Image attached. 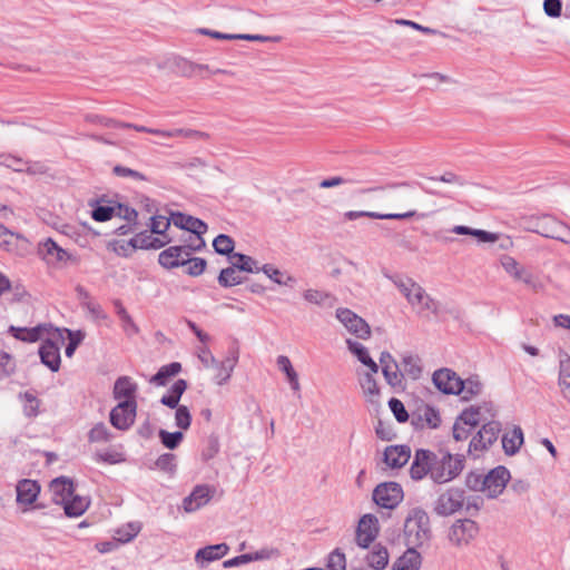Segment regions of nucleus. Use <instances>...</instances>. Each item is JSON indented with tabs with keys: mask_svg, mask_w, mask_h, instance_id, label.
Returning <instances> with one entry per match:
<instances>
[{
	"mask_svg": "<svg viewBox=\"0 0 570 570\" xmlns=\"http://www.w3.org/2000/svg\"><path fill=\"white\" fill-rule=\"evenodd\" d=\"M463 468V454L445 452L439 456L429 450L420 449L415 452L410 475L415 481L429 475L434 483L443 484L454 480Z\"/></svg>",
	"mask_w": 570,
	"mask_h": 570,
	"instance_id": "obj_1",
	"label": "nucleus"
},
{
	"mask_svg": "<svg viewBox=\"0 0 570 570\" xmlns=\"http://www.w3.org/2000/svg\"><path fill=\"white\" fill-rule=\"evenodd\" d=\"M387 277L402 293L416 314L423 317L438 314L439 303L413 278L399 275Z\"/></svg>",
	"mask_w": 570,
	"mask_h": 570,
	"instance_id": "obj_2",
	"label": "nucleus"
},
{
	"mask_svg": "<svg viewBox=\"0 0 570 570\" xmlns=\"http://www.w3.org/2000/svg\"><path fill=\"white\" fill-rule=\"evenodd\" d=\"M405 544L411 548H420L431 539L430 518L421 508L412 509L404 522Z\"/></svg>",
	"mask_w": 570,
	"mask_h": 570,
	"instance_id": "obj_3",
	"label": "nucleus"
},
{
	"mask_svg": "<svg viewBox=\"0 0 570 570\" xmlns=\"http://www.w3.org/2000/svg\"><path fill=\"white\" fill-rule=\"evenodd\" d=\"M197 356L204 367L213 368L215 371L214 381L218 385L225 384L230 379L234 367L237 363V356L227 357L222 362L216 360L209 348L205 345L198 348Z\"/></svg>",
	"mask_w": 570,
	"mask_h": 570,
	"instance_id": "obj_4",
	"label": "nucleus"
},
{
	"mask_svg": "<svg viewBox=\"0 0 570 570\" xmlns=\"http://www.w3.org/2000/svg\"><path fill=\"white\" fill-rule=\"evenodd\" d=\"M38 255L47 265L57 268L78 263L76 256L60 247L52 238L39 243Z\"/></svg>",
	"mask_w": 570,
	"mask_h": 570,
	"instance_id": "obj_5",
	"label": "nucleus"
},
{
	"mask_svg": "<svg viewBox=\"0 0 570 570\" xmlns=\"http://www.w3.org/2000/svg\"><path fill=\"white\" fill-rule=\"evenodd\" d=\"M500 432L501 424L498 421L482 424V428L469 442L468 453L476 456L478 453L488 450L498 440Z\"/></svg>",
	"mask_w": 570,
	"mask_h": 570,
	"instance_id": "obj_6",
	"label": "nucleus"
},
{
	"mask_svg": "<svg viewBox=\"0 0 570 570\" xmlns=\"http://www.w3.org/2000/svg\"><path fill=\"white\" fill-rule=\"evenodd\" d=\"M500 263L504 272L515 282L524 284L533 291L542 288V284L538 278L512 256L503 255L500 258Z\"/></svg>",
	"mask_w": 570,
	"mask_h": 570,
	"instance_id": "obj_7",
	"label": "nucleus"
},
{
	"mask_svg": "<svg viewBox=\"0 0 570 570\" xmlns=\"http://www.w3.org/2000/svg\"><path fill=\"white\" fill-rule=\"evenodd\" d=\"M464 502V490L450 488L438 497L433 511L440 517H449L461 510Z\"/></svg>",
	"mask_w": 570,
	"mask_h": 570,
	"instance_id": "obj_8",
	"label": "nucleus"
},
{
	"mask_svg": "<svg viewBox=\"0 0 570 570\" xmlns=\"http://www.w3.org/2000/svg\"><path fill=\"white\" fill-rule=\"evenodd\" d=\"M479 525L471 519L456 520L449 529L448 538L456 547L468 546L476 538Z\"/></svg>",
	"mask_w": 570,
	"mask_h": 570,
	"instance_id": "obj_9",
	"label": "nucleus"
},
{
	"mask_svg": "<svg viewBox=\"0 0 570 570\" xmlns=\"http://www.w3.org/2000/svg\"><path fill=\"white\" fill-rule=\"evenodd\" d=\"M137 414L136 401H120L109 414L110 423L120 431H127L135 422Z\"/></svg>",
	"mask_w": 570,
	"mask_h": 570,
	"instance_id": "obj_10",
	"label": "nucleus"
},
{
	"mask_svg": "<svg viewBox=\"0 0 570 570\" xmlns=\"http://www.w3.org/2000/svg\"><path fill=\"white\" fill-rule=\"evenodd\" d=\"M403 499V490L399 483L386 482L379 484L373 491L374 502L384 509H394Z\"/></svg>",
	"mask_w": 570,
	"mask_h": 570,
	"instance_id": "obj_11",
	"label": "nucleus"
},
{
	"mask_svg": "<svg viewBox=\"0 0 570 570\" xmlns=\"http://www.w3.org/2000/svg\"><path fill=\"white\" fill-rule=\"evenodd\" d=\"M336 317L351 334L362 340H366L370 337V325L361 316H358L351 309L337 308Z\"/></svg>",
	"mask_w": 570,
	"mask_h": 570,
	"instance_id": "obj_12",
	"label": "nucleus"
},
{
	"mask_svg": "<svg viewBox=\"0 0 570 570\" xmlns=\"http://www.w3.org/2000/svg\"><path fill=\"white\" fill-rule=\"evenodd\" d=\"M433 383L444 394H460L462 379L449 368H440L433 374Z\"/></svg>",
	"mask_w": 570,
	"mask_h": 570,
	"instance_id": "obj_13",
	"label": "nucleus"
},
{
	"mask_svg": "<svg viewBox=\"0 0 570 570\" xmlns=\"http://www.w3.org/2000/svg\"><path fill=\"white\" fill-rule=\"evenodd\" d=\"M509 479L510 472L507 468L501 465L494 468L487 475H484V492L488 493L489 498H497L504 490Z\"/></svg>",
	"mask_w": 570,
	"mask_h": 570,
	"instance_id": "obj_14",
	"label": "nucleus"
},
{
	"mask_svg": "<svg viewBox=\"0 0 570 570\" xmlns=\"http://www.w3.org/2000/svg\"><path fill=\"white\" fill-rule=\"evenodd\" d=\"M214 494V489L206 484H199L194 488L191 493L183 500V509L187 513L197 511L206 505Z\"/></svg>",
	"mask_w": 570,
	"mask_h": 570,
	"instance_id": "obj_15",
	"label": "nucleus"
},
{
	"mask_svg": "<svg viewBox=\"0 0 570 570\" xmlns=\"http://www.w3.org/2000/svg\"><path fill=\"white\" fill-rule=\"evenodd\" d=\"M39 355L42 364L48 366L52 372H57L60 368V345L55 338L53 332L50 334V337L41 344Z\"/></svg>",
	"mask_w": 570,
	"mask_h": 570,
	"instance_id": "obj_16",
	"label": "nucleus"
},
{
	"mask_svg": "<svg viewBox=\"0 0 570 570\" xmlns=\"http://www.w3.org/2000/svg\"><path fill=\"white\" fill-rule=\"evenodd\" d=\"M412 424L419 429H436L441 424V416L435 407L423 404L413 412Z\"/></svg>",
	"mask_w": 570,
	"mask_h": 570,
	"instance_id": "obj_17",
	"label": "nucleus"
},
{
	"mask_svg": "<svg viewBox=\"0 0 570 570\" xmlns=\"http://www.w3.org/2000/svg\"><path fill=\"white\" fill-rule=\"evenodd\" d=\"M379 532L377 518L365 514L361 518L356 531V542L362 548H367L374 541Z\"/></svg>",
	"mask_w": 570,
	"mask_h": 570,
	"instance_id": "obj_18",
	"label": "nucleus"
},
{
	"mask_svg": "<svg viewBox=\"0 0 570 570\" xmlns=\"http://www.w3.org/2000/svg\"><path fill=\"white\" fill-rule=\"evenodd\" d=\"M186 257H189L186 246H170L159 254L158 263L164 268L173 269L178 266H185Z\"/></svg>",
	"mask_w": 570,
	"mask_h": 570,
	"instance_id": "obj_19",
	"label": "nucleus"
},
{
	"mask_svg": "<svg viewBox=\"0 0 570 570\" xmlns=\"http://www.w3.org/2000/svg\"><path fill=\"white\" fill-rule=\"evenodd\" d=\"M228 551L229 546L227 543H218L204 547L195 553V563L197 564L198 568L203 569L208 563L224 558L228 553Z\"/></svg>",
	"mask_w": 570,
	"mask_h": 570,
	"instance_id": "obj_20",
	"label": "nucleus"
},
{
	"mask_svg": "<svg viewBox=\"0 0 570 570\" xmlns=\"http://www.w3.org/2000/svg\"><path fill=\"white\" fill-rule=\"evenodd\" d=\"M171 222L174 226L196 235H204L207 232V225L203 220L179 212L171 213Z\"/></svg>",
	"mask_w": 570,
	"mask_h": 570,
	"instance_id": "obj_21",
	"label": "nucleus"
},
{
	"mask_svg": "<svg viewBox=\"0 0 570 570\" xmlns=\"http://www.w3.org/2000/svg\"><path fill=\"white\" fill-rule=\"evenodd\" d=\"M411 458V449L407 445H390L384 451V462L392 469L404 466Z\"/></svg>",
	"mask_w": 570,
	"mask_h": 570,
	"instance_id": "obj_22",
	"label": "nucleus"
},
{
	"mask_svg": "<svg viewBox=\"0 0 570 570\" xmlns=\"http://www.w3.org/2000/svg\"><path fill=\"white\" fill-rule=\"evenodd\" d=\"M49 490L52 494V501L62 505L75 492L72 480L66 476L56 478L50 482Z\"/></svg>",
	"mask_w": 570,
	"mask_h": 570,
	"instance_id": "obj_23",
	"label": "nucleus"
},
{
	"mask_svg": "<svg viewBox=\"0 0 570 570\" xmlns=\"http://www.w3.org/2000/svg\"><path fill=\"white\" fill-rule=\"evenodd\" d=\"M151 230H142L135 234L131 240L135 244L136 249H159L171 242L169 236L164 238L153 236Z\"/></svg>",
	"mask_w": 570,
	"mask_h": 570,
	"instance_id": "obj_24",
	"label": "nucleus"
},
{
	"mask_svg": "<svg viewBox=\"0 0 570 570\" xmlns=\"http://www.w3.org/2000/svg\"><path fill=\"white\" fill-rule=\"evenodd\" d=\"M16 491L17 502L20 504L30 505L37 500L40 493V485L37 481L23 479L18 482Z\"/></svg>",
	"mask_w": 570,
	"mask_h": 570,
	"instance_id": "obj_25",
	"label": "nucleus"
},
{
	"mask_svg": "<svg viewBox=\"0 0 570 570\" xmlns=\"http://www.w3.org/2000/svg\"><path fill=\"white\" fill-rule=\"evenodd\" d=\"M138 385L129 376H120L114 385V397L120 401H136Z\"/></svg>",
	"mask_w": 570,
	"mask_h": 570,
	"instance_id": "obj_26",
	"label": "nucleus"
},
{
	"mask_svg": "<svg viewBox=\"0 0 570 570\" xmlns=\"http://www.w3.org/2000/svg\"><path fill=\"white\" fill-rule=\"evenodd\" d=\"M374 374L375 373H372L371 371L364 373L360 377V385L367 402H370L373 405V407L377 409L380 406V390L374 379Z\"/></svg>",
	"mask_w": 570,
	"mask_h": 570,
	"instance_id": "obj_27",
	"label": "nucleus"
},
{
	"mask_svg": "<svg viewBox=\"0 0 570 570\" xmlns=\"http://www.w3.org/2000/svg\"><path fill=\"white\" fill-rule=\"evenodd\" d=\"M55 338L59 342V345L62 344L66 340V337L69 340V343L66 347V356L71 357L78 347V345L81 343V341L85 338V334L80 331L72 332L70 330H60L56 328L53 331Z\"/></svg>",
	"mask_w": 570,
	"mask_h": 570,
	"instance_id": "obj_28",
	"label": "nucleus"
},
{
	"mask_svg": "<svg viewBox=\"0 0 570 570\" xmlns=\"http://www.w3.org/2000/svg\"><path fill=\"white\" fill-rule=\"evenodd\" d=\"M415 215L414 210L402 213V214H381L376 212L367 210H348L344 214L346 220H355L361 217H370L373 219H407Z\"/></svg>",
	"mask_w": 570,
	"mask_h": 570,
	"instance_id": "obj_29",
	"label": "nucleus"
},
{
	"mask_svg": "<svg viewBox=\"0 0 570 570\" xmlns=\"http://www.w3.org/2000/svg\"><path fill=\"white\" fill-rule=\"evenodd\" d=\"M346 344L350 352L354 354L362 364L367 366L372 373L379 372V365L370 356L368 351L364 345L351 338L346 340Z\"/></svg>",
	"mask_w": 570,
	"mask_h": 570,
	"instance_id": "obj_30",
	"label": "nucleus"
},
{
	"mask_svg": "<svg viewBox=\"0 0 570 570\" xmlns=\"http://www.w3.org/2000/svg\"><path fill=\"white\" fill-rule=\"evenodd\" d=\"M90 501L87 497H81L72 492V497L68 498L62 504L66 515L75 518L80 517L89 508Z\"/></svg>",
	"mask_w": 570,
	"mask_h": 570,
	"instance_id": "obj_31",
	"label": "nucleus"
},
{
	"mask_svg": "<svg viewBox=\"0 0 570 570\" xmlns=\"http://www.w3.org/2000/svg\"><path fill=\"white\" fill-rule=\"evenodd\" d=\"M523 443V432L521 428L514 426L512 431L503 434L502 448L508 455L515 454Z\"/></svg>",
	"mask_w": 570,
	"mask_h": 570,
	"instance_id": "obj_32",
	"label": "nucleus"
},
{
	"mask_svg": "<svg viewBox=\"0 0 570 570\" xmlns=\"http://www.w3.org/2000/svg\"><path fill=\"white\" fill-rule=\"evenodd\" d=\"M421 566V556L416 548L407 547L404 554L394 563L393 570H419Z\"/></svg>",
	"mask_w": 570,
	"mask_h": 570,
	"instance_id": "obj_33",
	"label": "nucleus"
},
{
	"mask_svg": "<svg viewBox=\"0 0 570 570\" xmlns=\"http://www.w3.org/2000/svg\"><path fill=\"white\" fill-rule=\"evenodd\" d=\"M559 385L566 399L570 401V355L560 354Z\"/></svg>",
	"mask_w": 570,
	"mask_h": 570,
	"instance_id": "obj_34",
	"label": "nucleus"
},
{
	"mask_svg": "<svg viewBox=\"0 0 570 570\" xmlns=\"http://www.w3.org/2000/svg\"><path fill=\"white\" fill-rule=\"evenodd\" d=\"M181 371V364L173 362L161 366L158 372L150 377L149 382L158 386H165L169 379L177 375Z\"/></svg>",
	"mask_w": 570,
	"mask_h": 570,
	"instance_id": "obj_35",
	"label": "nucleus"
},
{
	"mask_svg": "<svg viewBox=\"0 0 570 570\" xmlns=\"http://www.w3.org/2000/svg\"><path fill=\"white\" fill-rule=\"evenodd\" d=\"M533 220V232L542 235L547 238H552L554 236V230L557 228V225L559 224V220L554 219L551 216H540L532 219Z\"/></svg>",
	"mask_w": 570,
	"mask_h": 570,
	"instance_id": "obj_36",
	"label": "nucleus"
},
{
	"mask_svg": "<svg viewBox=\"0 0 570 570\" xmlns=\"http://www.w3.org/2000/svg\"><path fill=\"white\" fill-rule=\"evenodd\" d=\"M452 232L458 235H470L478 238L479 242L482 243H493L498 240L499 235L495 233H490L483 229H474L468 226L458 225L452 228Z\"/></svg>",
	"mask_w": 570,
	"mask_h": 570,
	"instance_id": "obj_37",
	"label": "nucleus"
},
{
	"mask_svg": "<svg viewBox=\"0 0 570 570\" xmlns=\"http://www.w3.org/2000/svg\"><path fill=\"white\" fill-rule=\"evenodd\" d=\"M45 331V327L39 325L32 328L27 327H17V326H10L9 333H11L16 338L23 341V342H37L41 338L42 332Z\"/></svg>",
	"mask_w": 570,
	"mask_h": 570,
	"instance_id": "obj_38",
	"label": "nucleus"
},
{
	"mask_svg": "<svg viewBox=\"0 0 570 570\" xmlns=\"http://www.w3.org/2000/svg\"><path fill=\"white\" fill-rule=\"evenodd\" d=\"M278 368L284 372L286 379L293 391H299L301 385L298 382V375L294 370L291 360L285 355H279L276 360Z\"/></svg>",
	"mask_w": 570,
	"mask_h": 570,
	"instance_id": "obj_39",
	"label": "nucleus"
},
{
	"mask_svg": "<svg viewBox=\"0 0 570 570\" xmlns=\"http://www.w3.org/2000/svg\"><path fill=\"white\" fill-rule=\"evenodd\" d=\"M218 284L223 287H232L244 282L240 271L232 264V266L223 268L218 275Z\"/></svg>",
	"mask_w": 570,
	"mask_h": 570,
	"instance_id": "obj_40",
	"label": "nucleus"
},
{
	"mask_svg": "<svg viewBox=\"0 0 570 570\" xmlns=\"http://www.w3.org/2000/svg\"><path fill=\"white\" fill-rule=\"evenodd\" d=\"M229 262L238 268L240 272L246 273H258L259 267L257 262L245 254L235 253L229 256Z\"/></svg>",
	"mask_w": 570,
	"mask_h": 570,
	"instance_id": "obj_41",
	"label": "nucleus"
},
{
	"mask_svg": "<svg viewBox=\"0 0 570 570\" xmlns=\"http://www.w3.org/2000/svg\"><path fill=\"white\" fill-rule=\"evenodd\" d=\"M367 563L375 570L384 569L389 563V552L386 548L377 544L366 557Z\"/></svg>",
	"mask_w": 570,
	"mask_h": 570,
	"instance_id": "obj_42",
	"label": "nucleus"
},
{
	"mask_svg": "<svg viewBox=\"0 0 570 570\" xmlns=\"http://www.w3.org/2000/svg\"><path fill=\"white\" fill-rule=\"evenodd\" d=\"M382 373L384 375V379L389 385H391L394 389H402L403 387V379L404 373L400 370V366L397 362L391 365L384 366L382 370Z\"/></svg>",
	"mask_w": 570,
	"mask_h": 570,
	"instance_id": "obj_43",
	"label": "nucleus"
},
{
	"mask_svg": "<svg viewBox=\"0 0 570 570\" xmlns=\"http://www.w3.org/2000/svg\"><path fill=\"white\" fill-rule=\"evenodd\" d=\"M259 271H262L269 279H272L278 285L288 286L293 285L296 282V279L293 276L286 275L285 273L269 264H265L263 267L259 268Z\"/></svg>",
	"mask_w": 570,
	"mask_h": 570,
	"instance_id": "obj_44",
	"label": "nucleus"
},
{
	"mask_svg": "<svg viewBox=\"0 0 570 570\" xmlns=\"http://www.w3.org/2000/svg\"><path fill=\"white\" fill-rule=\"evenodd\" d=\"M213 247L215 252L219 255H228V257L234 253L235 242L228 235L220 234L213 240Z\"/></svg>",
	"mask_w": 570,
	"mask_h": 570,
	"instance_id": "obj_45",
	"label": "nucleus"
},
{
	"mask_svg": "<svg viewBox=\"0 0 570 570\" xmlns=\"http://www.w3.org/2000/svg\"><path fill=\"white\" fill-rule=\"evenodd\" d=\"M403 373L409 375L411 379L416 380L421 375L422 368L420 365V358L411 354H406L402 357Z\"/></svg>",
	"mask_w": 570,
	"mask_h": 570,
	"instance_id": "obj_46",
	"label": "nucleus"
},
{
	"mask_svg": "<svg viewBox=\"0 0 570 570\" xmlns=\"http://www.w3.org/2000/svg\"><path fill=\"white\" fill-rule=\"evenodd\" d=\"M170 224H173L171 217L167 218L161 215H154L150 217V230L158 235L157 237L164 238V236H167L166 232Z\"/></svg>",
	"mask_w": 570,
	"mask_h": 570,
	"instance_id": "obj_47",
	"label": "nucleus"
},
{
	"mask_svg": "<svg viewBox=\"0 0 570 570\" xmlns=\"http://www.w3.org/2000/svg\"><path fill=\"white\" fill-rule=\"evenodd\" d=\"M140 531L138 523H128L116 531V541L127 543L131 541Z\"/></svg>",
	"mask_w": 570,
	"mask_h": 570,
	"instance_id": "obj_48",
	"label": "nucleus"
},
{
	"mask_svg": "<svg viewBox=\"0 0 570 570\" xmlns=\"http://www.w3.org/2000/svg\"><path fill=\"white\" fill-rule=\"evenodd\" d=\"M482 384L476 377L462 380V390L460 394L464 400H469L481 393Z\"/></svg>",
	"mask_w": 570,
	"mask_h": 570,
	"instance_id": "obj_49",
	"label": "nucleus"
},
{
	"mask_svg": "<svg viewBox=\"0 0 570 570\" xmlns=\"http://www.w3.org/2000/svg\"><path fill=\"white\" fill-rule=\"evenodd\" d=\"M108 248L116 253L119 256L128 257L130 256L135 250V244L131 239L128 242L126 240H110L108 243Z\"/></svg>",
	"mask_w": 570,
	"mask_h": 570,
	"instance_id": "obj_50",
	"label": "nucleus"
},
{
	"mask_svg": "<svg viewBox=\"0 0 570 570\" xmlns=\"http://www.w3.org/2000/svg\"><path fill=\"white\" fill-rule=\"evenodd\" d=\"M159 438L165 448H167L169 450H174L183 441L184 434L179 431L168 432L166 430H160Z\"/></svg>",
	"mask_w": 570,
	"mask_h": 570,
	"instance_id": "obj_51",
	"label": "nucleus"
},
{
	"mask_svg": "<svg viewBox=\"0 0 570 570\" xmlns=\"http://www.w3.org/2000/svg\"><path fill=\"white\" fill-rule=\"evenodd\" d=\"M456 419L474 430L481 423L480 409H466Z\"/></svg>",
	"mask_w": 570,
	"mask_h": 570,
	"instance_id": "obj_52",
	"label": "nucleus"
},
{
	"mask_svg": "<svg viewBox=\"0 0 570 570\" xmlns=\"http://www.w3.org/2000/svg\"><path fill=\"white\" fill-rule=\"evenodd\" d=\"M88 439L92 443L108 442L111 439V433L104 423H97L89 431Z\"/></svg>",
	"mask_w": 570,
	"mask_h": 570,
	"instance_id": "obj_53",
	"label": "nucleus"
},
{
	"mask_svg": "<svg viewBox=\"0 0 570 570\" xmlns=\"http://www.w3.org/2000/svg\"><path fill=\"white\" fill-rule=\"evenodd\" d=\"M361 183L362 181L360 179H357V178H355L353 176H333V177L323 179L320 183V187L324 188V189H327V188L337 187L340 185L361 184Z\"/></svg>",
	"mask_w": 570,
	"mask_h": 570,
	"instance_id": "obj_54",
	"label": "nucleus"
},
{
	"mask_svg": "<svg viewBox=\"0 0 570 570\" xmlns=\"http://www.w3.org/2000/svg\"><path fill=\"white\" fill-rule=\"evenodd\" d=\"M155 465L157 469L173 474L176 471V455L173 453H164L158 456Z\"/></svg>",
	"mask_w": 570,
	"mask_h": 570,
	"instance_id": "obj_55",
	"label": "nucleus"
},
{
	"mask_svg": "<svg viewBox=\"0 0 570 570\" xmlns=\"http://www.w3.org/2000/svg\"><path fill=\"white\" fill-rule=\"evenodd\" d=\"M429 180L441 181V183L450 184V185L458 186V187H464L469 184L468 180L464 179L462 176L456 175L455 173H452V171H445L444 174H442L439 177H429Z\"/></svg>",
	"mask_w": 570,
	"mask_h": 570,
	"instance_id": "obj_56",
	"label": "nucleus"
},
{
	"mask_svg": "<svg viewBox=\"0 0 570 570\" xmlns=\"http://www.w3.org/2000/svg\"><path fill=\"white\" fill-rule=\"evenodd\" d=\"M186 273L190 276H199L204 273L207 262L200 257H186Z\"/></svg>",
	"mask_w": 570,
	"mask_h": 570,
	"instance_id": "obj_57",
	"label": "nucleus"
},
{
	"mask_svg": "<svg viewBox=\"0 0 570 570\" xmlns=\"http://www.w3.org/2000/svg\"><path fill=\"white\" fill-rule=\"evenodd\" d=\"M165 137L166 138H174V137H185V138H207V135L205 132L194 130V129H185V128H177L173 130H165Z\"/></svg>",
	"mask_w": 570,
	"mask_h": 570,
	"instance_id": "obj_58",
	"label": "nucleus"
},
{
	"mask_svg": "<svg viewBox=\"0 0 570 570\" xmlns=\"http://www.w3.org/2000/svg\"><path fill=\"white\" fill-rule=\"evenodd\" d=\"M346 569V558L343 552L338 549H335L328 556L327 560V570H345Z\"/></svg>",
	"mask_w": 570,
	"mask_h": 570,
	"instance_id": "obj_59",
	"label": "nucleus"
},
{
	"mask_svg": "<svg viewBox=\"0 0 570 570\" xmlns=\"http://www.w3.org/2000/svg\"><path fill=\"white\" fill-rule=\"evenodd\" d=\"M389 406H390L392 413L394 414L395 419L400 423H404L409 420V413L405 410L404 404L399 399L392 397L389 401Z\"/></svg>",
	"mask_w": 570,
	"mask_h": 570,
	"instance_id": "obj_60",
	"label": "nucleus"
},
{
	"mask_svg": "<svg viewBox=\"0 0 570 570\" xmlns=\"http://www.w3.org/2000/svg\"><path fill=\"white\" fill-rule=\"evenodd\" d=\"M175 422L181 430H187L191 423V415L187 406L180 405L176 409Z\"/></svg>",
	"mask_w": 570,
	"mask_h": 570,
	"instance_id": "obj_61",
	"label": "nucleus"
},
{
	"mask_svg": "<svg viewBox=\"0 0 570 570\" xmlns=\"http://www.w3.org/2000/svg\"><path fill=\"white\" fill-rule=\"evenodd\" d=\"M112 173L118 177H128V178H131L134 180H139V181L147 180V177L142 173L134 170V169L125 167V166H121V165H116L112 168Z\"/></svg>",
	"mask_w": 570,
	"mask_h": 570,
	"instance_id": "obj_62",
	"label": "nucleus"
},
{
	"mask_svg": "<svg viewBox=\"0 0 570 570\" xmlns=\"http://www.w3.org/2000/svg\"><path fill=\"white\" fill-rule=\"evenodd\" d=\"M472 431V428L462 424V422L456 419L452 428L453 440L455 442L465 441L471 435Z\"/></svg>",
	"mask_w": 570,
	"mask_h": 570,
	"instance_id": "obj_63",
	"label": "nucleus"
},
{
	"mask_svg": "<svg viewBox=\"0 0 570 570\" xmlns=\"http://www.w3.org/2000/svg\"><path fill=\"white\" fill-rule=\"evenodd\" d=\"M303 297L308 303L322 305L330 297V295L325 292L309 288L304 292Z\"/></svg>",
	"mask_w": 570,
	"mask_h": 570,
	"instance_id": "obj_64",
	"label": "nucleus"
}]
</instances>
